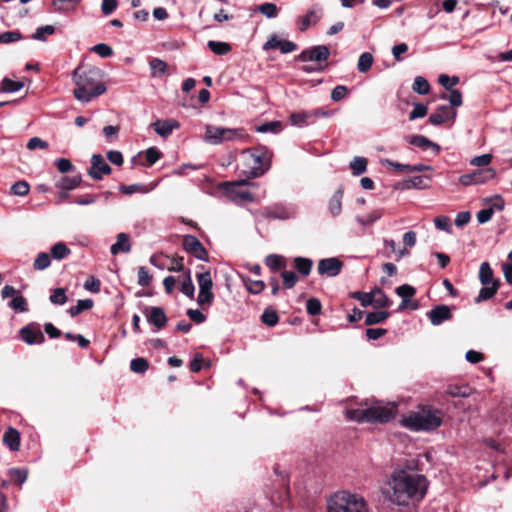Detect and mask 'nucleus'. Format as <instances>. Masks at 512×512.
Returning a JSON list of instances; mask_svg holds the SVG:
<instances>
[{"label": "nucleus", "mask_w": 512, "mask_h": 512, "mask_svg": "<svg viewBox=\"0 0 512 512\" xmlns=\"http://www.w3.org/2000/svg\"><path fill=\"white\" fill-rule=\"evenodd\" d=\"M244 284L246 289L252 294H259L265 288V283L261 280L245 279Z\"/></svg>", "instance_id": "5fc2aeb1"}, {"label": "nucleus", "mask_w": 512, "mask_h": 512, "mask_svg": "<svg viewBox=\"0 0 512 512\" xmlns=\"http://www.w3.org/2000/svg\"><path fill=\"white\" fill-rule=\"evenodd\" d=\"M322 16V10L321 9H310L305 16L301 18L300 22V30L305 31L307 30L312 24H315L318 22V20Z\"/></svg>", "instance_id": "bb28decb"}, {"label": "nucleus", "mask_w": 512, "mask_h": 512, "mask_svg": "<svg viewBox=\"0 0 512 512\" xmlns=\"http://www.w3.org/2000/svg\"><path fill=\"white\" fill-rule=\"evenodd\" d=\"M321 302L317 298H310L306 302V310L310 315H318L321 312Z\"/></svg>", "instance_id": "69168bd1"}, {"label": "nucleus", "mask_w": 512, "mask_h": 512, "mask_svg": "<svg viewBox=\"0 0 512 512\" xmlns=\"http://www.w3.org/2000/svg\"><path fill=\"white\" fill-rule=\"evenodd\" d=\"M183 248L186 252L192 254L201 261H208V252L202 243L193 235H186L183 238Z\"/></svg>", "instance_id": "9b49d317"}, {"label": "nucleus", "mask_w": 512, "mask_h": 512, "mask_svg": "<svg viewBox=\"0 0 512 512\" xmlns=\"http://www.w3.org/2000/svg\"><path fill=\"white\" fill-rule=\"evenodd\" d=\"M255 129L259 133L277 134L282 130V123L280 121L266 122V123L256 126Z\"/></svg>", "instance_id": "4c0bfd02"}, {"label": "nucleus", "mask_w": 512, "mask_h": 512, "mask_svg": "<svg viewBox=\"0 0 512 512\" xmlns=\"http://www.w3.org/2000/svg\"><path fill=\"white\" fill-rule=\"evenodd\" d=\"M51 303L55 305H64L67 301L66 291L64 288H56L50 295Z\"/></svg>", "instance_id": "864d4df0"}, {"label": "nucleus", "mask_w": 512, "mask_h": 512, "mask_svg": "<svg viewBox=\"0 0 512 512\" xmlns=\"http://www.w3.org/2000/svg\"><path fill=\"white\" fill-rule=\"evenodd\" d=\"M30 187L26 181H18L11 186V192L17 196H25L29 193Z\"/></svg>", "instance_id": "052dcab7"}, {"label": "nucleus", "mask_w": 512, "mask_h": 512, "mask_svg": "<svg viewBox=\"0 0 512 512\" xmlns=\"http://www.w3.org/2000/svg\"><path fill=\"white\" fill-rule=\"evenodd\" d=\"M412 89L415 93L426 95L430 91V84L424 77L417 76L414 79Z\"/></svg>", "instance_id": "ea45409f"}, {"label": "nucleus", "mask_w": 512, "mask_h": 512, "mask_svg": "<svg viewBox=\"0 0 512 512\" xmlns=\"http://www.w3.org/2000/svg\"><path fill=\"white\" fill-rule=\"evenodd\" d=\"M410 144L420 147L424 150L431 149L434 155L439 154L441 148L437 143L432 142L423 135H414L410 139Z\"/></svg>", "instance_id": "6ab92c4d"}, {"label": "nucleus", "mask_w": 512, "mask_h": 512, "mask_svg": "<svg viewBox=\"0 0 512 512\" xmlns=\"http://www.w3.org/2000/svg\"><path fill=\"white\" fill-rule=\"evenodd\" d=\"M496 177L495 169L489 167L478 169L472 173L463 174L459 177L460 184L469 186L473 184H484Z\"/></svg>", "instance_id": "6e6552de"}, {"label": "nucleus", "mask_w": 512, "mask_h": 512, "mask_svg": "<svg viewBox=\"0 0 512 512\" xmlns=\"http://www.w3.org/2000/svg\"><path fill=\"white\" fill-rule=\"evenodd\" d=\"M382 216L380 211H374L366 216H356V221L362 226H370Z\"/></svg>", "instance_id": "603ef678"}, {"label": "nucleus", "mask_w": 512, "mask_h": 512, "mask_svg": "<svg viewBox=\"0 0 512 512\" xmlns=\"http://www.w3.org/2000/svg\"><path fill=\"white\" fill-rule=\"evenodd\" d=\"M131 250L129 242V236L125 233H119L117 235L116 242L111 246L110 252L112 255H117L120 252L127 253Z\"/></svg>", "instance_id": "5701e85b"}, {"label": "nucleus", "mask_w": 512, "mask_h": 512, "mask_svg": "<svg viewBox=\"0 0 512 512\" xmlns=\"http://www.w3.org/2000/svg\"><path fill=\"white\" fill-rule=\"evenodd\" d=\"M9 306L20 312H25L27 310V302L23 296H16L10 302Z\"/></svg>", "instance_id": "774afa93"}, {"label": "nucleus", "mask_w": 512, "mask_h": 512, "mask_svg": "<svg viewBox=\"0 0 512 512\" xmlns=\"http://www.w3.org/2000/svg\"><path fill=\"white\" fill-rule=\"evenodd\" d=\"M350 168L355 176H359L367 170V159L364 157L356 156L350 162Z\"/></svg>", "instance_id": "f704fd0d"}, {"label": "nucleus", "mask_w": 512, "mask_h": 512, "mask_svg": "<svg viewBox=\"0 0 512 512\" xmlns=\"http://www.w3.org/2000/svg\"><path fill=\"white\" fill-rule=\"evenodd\" d=\"M204 139L207 143L212 145L223 143V127L207 125Z\"/></svg>", "instance_id": "aec40b11"}, {"label": "nucleus", "mask_w": 512, "mask_h": 512, "mask_svg": "<svg viewBox=\"0 0 512 512\" xmlns=\"http://www.w3.org/2000/svg\"><path fill=\"white\" fill-rule=\"evenodd\" d=\"M147 320L157 329L163 328L167 323L165 311L161 307H151L147 314Z\"/></svg>", "instance_id": "a211bd4d"}, {"label": "nucleus", "mask_w": 512, "mask_h": 512, "mask_svg": "<svg viewBox=\"0 0 512 512\" xmlns=\"http://www.w3.org/2000/svg\"><path fill=\"white\" fill-rule=\"evenodd\" d=\"M180 290L187 297L191 299L194 298L195 287L191 279L190 270H188L187 273L185 274V278L181 284Z\"/></svg>", "instance_id": "49530a36"}, {"label": "nucleus", "mask_w": 512, "mask_h": 512, "mask_svg": "<svg viewBox=\"0 0 512 512\" xmlns=\"http://www.w3.org/2000/svg\"><path fill=\"white\" fill-rule=\"evenodd\" d=\"M401 424L412 431H430L442 424V413L437 409H422L402 418Z\"/></svg>", "instance_id": "39448f33"}, {"label": "nucleus", "mask_w": 512, "mask_h": 512, "mask_svg": "<svg viewBox=\"0 0 512 512\" xmlns=\"http://www.w3.org/2000/svg\"><path fill=\"white\" fill-rule=\"evenodd\" d=\"M428 488L424 475L404 470L395 471L384 489V496L393 504L407 506L423 499Z\"/></svg>", "instance_id": "f257e3e1"}, {"label": "nucleus", "mask_w": 512, "mask_h": 512, "mask_svg": "<svg viewBox=\"0 0 512 512\" xmlns=\"http://www.w3.org/2000/svg\"><path fill=\"white\" fill-rule=\"evenodd\" d=\"M72 80L75 84L74 97L88 103L93 98L106 92L101 69L90 65H78L72 72Z\"/></svg>", "instance_id": "f03ea898"}, {"label": "nucleus", "mask_w": 512, "mask_h": 512, "mask_svg": "<svg viewBox=\"0 0 512 512\" xmlns=\"http://www.w3.org/2000/svg\"><path fill=\"white\" fill-rule=\"evenodd\" d=\"M313 266V262L309 258L305 257H296L294 258V268L301 274L302 276H308L311 272Z\"/></svg>", "instance_id": "c756f323"}, {"label": "nucleus", "mask_w": 512, "mask_h": 512, "mask_svg": "<svg viewBox=\"0 0 512 512\" xmlns=\"http://www.w3.org/2000/svg\"><path fill=\"white\" fill-rule=\"evenodd\" d=\"M155 132L162 136L168 137L174 129L179 127V123L176 120H157L151 124Z\"/></svg>", "instance_id": "f3484780"}, {"label": "nucleus", "mask_w": 512, "mask_h": 512, "mask_svg": "<svg viewBox=\"0 0 512 512\" xmlns=\"http://www.w3.org/2000/svg\"><path fill=\"white\" fill-rule=\"evenodd\" d=\"M207 45L209 49L216 55H225L231 50L230 45L226 42L210 40L208 41Z\"/></svg>", "instance_id": "79ce46f5"}, {"label": "nucleus", "mask_w": 512, "mask_h": 512, "mask_svg": "<svg viewBox=\"0 0 512 512\" xmlns=\"http://www.w3.org/2000/svg\"><path fill=\"white\" fill-rule=\"evenodd\" d=\"M328 512H370L366 500L348 491H339L327 501Z\"/></svg>", "instance_id": "20e7f679"}, {"label": "nucleus", "mask_w": 512, "mask_h": 512, "mask_svg": "<svg viewBox=\"0 0 512 512\" xmlns=\"http://www.w3.org/2000/svg\"><path fill=\"white\" fill-rule=\"evenodd\" d=\"M427 316L432 325L438 326L452 318L451 309L447 305H437L431 309Z\"/></svg>", "instance_id": "2eb2a0df"}, {"label": "nucleus", "mask_w": 512, "mask_h": 512, "mask_svg": "<svg viewBox=\"0 0 512 512\" xmlns=\"http://www.w3.org/2000/svg\"><path fill=\"white\" fill-rule=\"evenodd\" d=\"M258 11L267 18H275L278 15V7L273 3H263L258 6Z\"/></svg>", "instance_id": "8fccbe9b"}, {"label": "nucleus", "mask_w": 512, "mask_h": 512, "mask_svg": "<svg viewBox=\"0 0 512 512\" xmlns=\"http://www.w3.org/2000/svg\"><path fill=\"white\" fill-rule=\"evenodd\" d=\"M51 265V257L46 252H41L34 260L33 268L37 271H43Z\"/></svg>", "instance_id": "a19ab883"}, {"label": "nucleus", "mask_w": 512, "mask_h": 512, "mask_svg": "<svg viewBox=\"0 0 512 512\" xmlns=\"http://www.w3.org/2000/svg\"><path fill=\"white\" fill-rule=\"evenodd\" d=\"M373 55L369 52L362 53L358 59L357 69L361 73H366L370 70L373 64Z\"/></svg>", "instance_id": "c9c22d12"}, {"label": "nucleus", "mask_w": 512, "mask_h": 512, "mask_svg": "<svg viewBox=\"0 0 512 512\" xmlns=\"http://www.w3.org/2000/svg\"><path fill=\"white\" fill-rule=\"evenodd\" d=\"M245 184H247L245 180L233 183H224L226 194L232 201L238 204L242 202L254 201V196L252 193H250L248 190L238 189V186Z\"/></svg>", "instance_id": "1a4fd4ad"}, {"label": "nucleus", "mask_w": 512, "mask_h": 512, "mask_svg": "<svg viewBox=\"0 0 512 512\" xmlns=\"http://www.w3.org/2000/svg\"><path fill=\"white\" fill-rule=\"evenodd\" d=\"M312 118V113L309 112H296L290 115V122L292 125L302 127L309 123V120Z\"/></svg>", "instance_id": "58836bf2"}, {"label": "nucleus", "mask_w": 512, "mask_h": 512, "mask_svg": "<svg viewBox=\"0 0 512 512\" xmlns=\"http://www.w3.org/2000/svg\"><path fill=\"white\" fill-rule=\"evenodd\" d=\"M500 285V281L497 279L496 281H493V284L489 287L488 285L483 286L478 296L475 298V303H481L483 301L489 300L496 294L498 287Z\"/></svg>", "instance_id": "cd10ccee"}, {"label": "nucleus", "mask_w": 512, "mask_h": 512, "mask_svg": "<svg viewBox=\"0 0 512 512\" xmlns=\"http://www.w3.org/2000/svg\"><path fill=\"white\" fill-rule=\"evenodd\" d=\"M479 280L483 286L493 284V270L488 262H483L479 269Z\"/></svg>", "instance_id": "7c9ffc66"}, {"label": "nucleus", "mask_w": 512, "mask_h": 512, "mask_svg": "<svg viewBox=\"0 0 512 512\" xmlns=\"http://www.w3.org/2000/svg\"><path fill=\"white\" fill-rule=\"evenodd\" d=\"M24 86L22 81H14L9 78H4L1 82V91L7 93H14L19 91Z\"/></svg>", "instance_id": "c03bdc74"}, {"label": "nucleus", "mask_w": 512, "mask_h": 512, "mask_svg": "<svg viewBox=\"0 0 512 512\" xmlns=\"http://www.w3.org/2000/svg\"><path fill=\"white\" fill-rule=\"evenodd\" d=\"M283 279V286L285 289H291L295 286L298 278L293 271H283L281 273Z\"/></svg>", "instance_id": "bf43d9fd"}, {"label": "nucleus", "mask_w": 512, "mask_h": 512, "mask_svg": "<svg viewBox=\"0 0 512 512\" xmlns=\"http://www.w3.org/2000/svg\"><path fill=\"white\" fill-rule=\"evenodd\" d=\"M3 442L7 445L11 451H18L20 447V434L19 432L9 427L3 435Z\"/></svg>", "instance_id": "b1692460"}, {"label": "nucleus", "mask_w": 512, "mask_h": 512, "mask_svg": "<svg viewBox=\"0 0 512 512\" xmlns=\"http://www.w3.org/2000/svg\"><path fill=\"white\" fill-rule=\"evenodd\" d=\"M148 368L149 363L145 358H135L130 362V369L135 373H144Z\"/></svg>", "instance_id": "09e8293b"}, {"label": "nucleus", "mask_w": 512, "mask_h": 512, "mask_svg": "<svg viewBox=\"0 0 512 512\" xmlns=\"http://www.w3.org/2000/svg\"><path fill=\"white\" fill-rule=\"evenodd\" d=\"M456 117V111L447 105L440 106L434 113L429 116V122L432 125L438 126L443 124L449 119Z\"/></svg>", "instance_id": "dca6fc26"}, {"label": "nucleus", "mask_w": 512, "mask_h": 512, "mask_svg": "<svg viewBox=\"0 0 512 512\" xmlns=\"http://www.w3.org/2000/svg\"><path fill=\"white\" fill-rule=\"evenodd\" d=\"M343 262L336 257L321 259L318 262V273L322 276L335 277L340 274Z\"/></svg>", "instance_id": "ddd939ff"}, {"label": "nucleus", "mask_w": 512, "mask_h": 512, "mask_svg": "<svg viewBox=\"0 0 512 512\" xmlns=\"http://www.w3.org/2000/svg\"><path fill=\"white\" fill-rule=\"evenodd\" d=\"M55 32V27L52 25H46L38 27L32 38L38 41H45L47 35H52Z\"/></svg>", "instance_id": "de8ad7c7"}, {"label": "nucleus", "mask_w": 512, "mask_h": 512, "mask_svg": "<svg viewBox=\"0 0 512 512\" xmlns=\"http://www.w3.org/2000/svg\"><path fill=\"white\" fill-rule=\"evenodd\" d=\"M373 304L377 308H388L391 305L390 299L385 295V293L380 289L376 288L373 290Z\"/></svg>", "instance_id": "e433bc0d"}, {"label": "nucleus", "mask_w": 512, "mask_h": 512, "mask_svg": "<svg viewBox=\"0 0 512 512\" xmlns=\"http://www.w3.org/2000/svg\"><path fill=\"white\" fill-rule=\"evenodd\" d=\"M438 82L447 90H451L452 87L459 83V78L457 76L449 77L446 74H441L438 78Z\"/></svg>", "instance_id": "e2e57ef3"}, {"label": "nucleus", "mask_w": 512, "mask_h": 512, "mask_svg": "<svg viewBox=\"0 0 512 512\" xmlns=\"http://www.w3.org/2000/svg\"><path fill=\"white\" fill-rule=\"evenodd\" d=\"M349 89L345 85H337L331 92V99L334 102H339L347 97Z\"/></svg>", "instance_id": "4d7b16f0"}, {"label": "nucleus", "mask_w": 512, "mask_h": 512, "mask_svg": "<svg viewBox=\"0 0 512 512\" xmlns=\"http://www.w3.org/2000/svg\"><path fill=\"white\" fill-rule=\"evenodd\" d=\"M8 473L10 479L19 485H22L27 480L28 472L25 469L12 468Z\"/></svg>", "instance_id": "3c124183"}, {"label": "nucleus", "mask_w": 512, "mask_h": 512, "mask_svg": "<svg viewBox=\"0 0 512 512\" xmlns=\"http://www.w3.org/2000/svg\"><path fill=\"white\" fill-rule=\"evenodd\" d=\"M152 77H161L167 71V64L159 58H153L149 62Z\"/></svg>", "instance_id": "2f4dec72"}, {"label": "nucleus", "mask_w": 512, "mask_h": 512, "mask_svg": "<svg viewBox=\"0 0 512 512\" xmlns=\"http://www.w3.org/2000/svg\"><path fill=\"white\" fill-rule=\"evenodd\" d=\"M243 173L249 178L262 176L268 169L267 151L248 149L242 153Z\"/></svg>", "instance_id": "423d86ee"}, {"label": "nucleus", "mask_w": 512, "mask_h": 512, "mask_svg": "<svg viewBox=\"0 0 512 512\" xmlns=\"http://www.w3.org/2000/svg\"><path fill=\"white\" fill-rule=\"evenodd\" d=\"M199 285L197 303L200 306L210 305L213 302L214 294L212 292L213 281L210 271L199 272L196 275Z\"/></svg>", "instance_id": "0eeeda50"}, {"label": "nucleus", "mask_w": 512, "mask_h": 512, "mask_svg": "<svg viewBox=\"0 0 512 512\" xmlns=\"http://www.w3.org/2000/svg\"><path fill=\"white\" fill-rule=\"evenodd\" d=\"M389 317L387 311L370 312L366 315L365 324L374 325L383 322Z\"/></svg>", "instance_id": "a18cd8bd"}, {"label": "nucleus", "mask_w": 512, "mask_h": 512, "mask_svg": "<svg viewBox=\"0 0 512 512\" xmlns=\"http://www.w3.org/2000/svg\"><path fill=\"white\" fill-rule=\"evenodd\" d=\"M343 188H338L329 200V212L332 216L340 215L342 211Z\"/></svg>", "instance_id": "a878e982"}, {"label": "nucleus", "mask_w": 512, "mask_h": 512, "mask_svg": "<svg viewBox=\"0 0 512 512\" xmlns=\"http://www.w3.org/2000/svg\"><path fill=\"white\" fill-rule=\"evenodd\" d=\"M396 415L395 404L383 405L375 401L369 407L347 410V417L359 423H387Z\"/></svg>", "instance_id": "7ed1b4c3"}, {"label": "nucleus", "mask_w": 512, "mask_h": 512, "mask_svg": "<svg viewBox=\"0 0 512 512\" xmlns=\"http://www.w3.org/2000/svg\"><path fill=\"white\" fill-rule=\"evenodd\" d=\"M262 321L264 324H266L269 327H273L278 323V315L274 310H265L262 314Z\"/></svg>", "instance_id": "680f3d73"}, {"label": "nucleus", "mask_w": 512, "mask_h": 512, "mask_svg": "<svg viewBox=\"0 0 512 512\" xmlns=\"http://www.w3.org/2000/svg\"><path fill=\"white\" fill-rule=\"evenodd\" d=\"M330 56V50L325 45H317L311 48L303 50L298 56L297 59L302 62L313 61V62H322L326 61Z\"/></svg>", "instance_id": "9d476101"}, {"label": "nucleus", "mask_w": 512, "mask_h": 512, "mask_svg": "<svg viewBox=\"0 0 512 512\" xmlns=\"http://www.w3.org/2000/svg\"><path fill=\"white\" fill-rule=\"evenodd\" d=\"M246 136L242 128H225L223 127V142L235 141L243 139Z\"/></svg>", "instance_id": "473e14b6"}, {"label": "nucleus", "mask_w": 512, "mask_h": 512, "mask_svg": "<svg viewBox=\"0 0 512 512\" xmlns=\"http://www.w3.org/2000/svg\"><path fill=\"white\" fill-rule=\"evenodd\" d=\"M427 107L421 103H415L413 110L409 114V120L413 121L418 118H423L427 114Z\"/></svg>", "instance_id": "0e129e2a"}, {"label": "nucleus", "mask_w": 512, "mask_h": 512, "mask_svg": "<svg viewBox=\"0 0 512 512\" xmlns=\"http://www.w3.org/2000/svg\"><path fill=\"white\" fill-rule=\"evenodd\" d=\"M21 339L29 344H42L45 341V336L36 324H28L20 330Z\"/></svg>", "instance_id": "4468645a"}, {"label": "nucleus", "mask_w": 512, "mask_h": 512, "mask_svg": "<svg viewBox=\"0 0 512 512\" xmlns=\"http://www.w3.org/2000/svg\"><path fill=\"white\" fill-rule=\"evenodd\" d=\"M111 171V167L106 163L102 155H92L91 166L88 170V174L92 179L101 180L104 175H109Z\"/></svg>", "instance_id": "f8f14e48"}, {"label": "nucleus", "mask_w": 512, "mask_h": 512, "mask_svg": "<svg viewBox=\"0 0 512 512\" xmlns=\"http://www.w3.org/2000/svg\"><path fill=\"white\" fill-rule=\"evenodd\" d=\"M92 51L102 58H108L113 54L112 48L105 43L96 44L92 47Z\"/></svg>", "instance_id": "338daca9"}, {"label": "nucleus", "mask_w": 512, "mask_h": 512, "mask_svg": "<svg viewBox=\"0 0 512 512\" xmlns=\"http://www.w3.org/2000/svg\"><path fill=\"white\" fill-rule=\"evenodd\" d=\"M81 183V176L79 174L74 176H62L55 183V186L61 190L69 191L78 187Z\"/></svg>", "instance_id": "393cba45"}, {"label": "nucleus", "mask_w": 512, "mask_h": 512, "mask_svg": "<svg viewBox=\"0 0 512 512\" xmlns=\"http://www.w3.org/2000/svg\"><path fill=\"white\" fill-rule=\"evenodd\" d=\"M395 292L402 298L399 310H403L408 307L409 299L416 294V289L409 284H403L397 287Z\"/></svg>", "instance_id": "412c9836"}, {"label": "nucleus", "mask_w": 512, "mask_h": 512, "mask_svg": "<svg viewBox=\"0 0 512 512\" xmlns=\"http://www.w3.org/2000/svg\"><path fill=\"white\" fill-rule=\"evenodd\" d=\"M22 38V35L18 31H6L0 34V43L1 44H9L16 41H19Z\"/></svg>", "instance_id": "13d9d810"}, {"label": "nucleus", "mask_w": 512, "mask_h": 512, "mask_svg": "<svg viewBox=\"0 0 512 512\" xmlns=\"http://www.w3.org/2000/svg\"><path fill=\"white\" fill-rule=\"evenodd\" d=\"M70 254L71 250L63 242H57L50 249V257L57 261L67 258Z\"/></svg>", "instance_id": "c85d7f7f"}, {"label": "nucleus", "mask_w": 512, "mask_h": 512, "mask_svg": "<svg viewBox=\"0 0 512 512\" xmlns=\"http://www.w3.org/2000/svg\"><path fill=\"white\" fill-rule=\"evenodd\" d=\"M430 185V177L428 176H414L402 182V189H426Z\"/></svg>", "instance_id": "4be33fe9"}, {"label": "nucleus", "mask_w": 512, "mask_h": 512, "mask_svg": "<svg viewBox=\"0 0 512 512\" xmlns=\"http://www.w3.org/2000/svg\"><path fill=\"white\" fill-rule=\"evenodd\" d=\"M265 264L272 271L276 272L285 267L284 258L277 254H270L265 259Z\"/></svg>", "instance_id": "72a5a7b5"}, {"label": "nucleus", "mask_w": 512, "mask_h": 512, "mask_svg": "<svg viewBox=\"0 0 512 512\" xmlns=\"http://www.w3.org/2000/svg\"><path fill=\"white\" fill-rule=\"evenodd\" d=\"M92 307L93 301L91 299L78 300L77 304L72 306L68 312L72 317H75L83 311L91 309Z\"/></svg>", "instance_id": "37998d69"}, {"label": "nucleus", "mask_w": 512, "mask_h": 512, "mask_svg": "<svg viewBox=\"0 0 512 512\" xmlns=\"http://www.w3.org/2000/svg\"><path fill=\"white\" fill-rule=\"evenodd\" d=\"M151 188L141 184H132V185H122L120 187V191L124 194L131 195L133 193H148Z\"/></svg>", "instance_id": "6e6d98bb"}]
</instances>
